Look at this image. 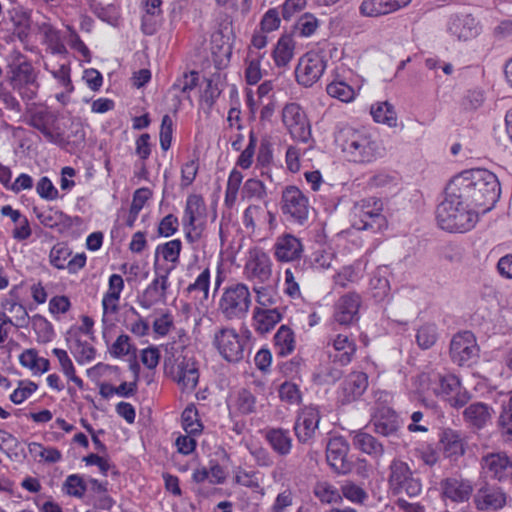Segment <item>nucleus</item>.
Returning a JSON list of instances; mask_svg holds the SVG:
<instances>
[{
  "label": "nucleus",
  "mask_w": 512,
  "mask_h": 512,
  "mask_svg": "<svg viewBox=\"0 0 512 512\" xmlns=\"http://www.w3.org/2000/svg\"><path fill=\"white\" fill-rule=\"evenodd\" d=\"M463 199L474 207L490 209L500 197V185L495 174L486 169L461 172L449 182Z\"/></svg>",
  "instance_id": "f257e3e1"
},
{
  "label": "nucleus",
  "mask_w": 512,
  "mask_h": 512,
  "mask_svg": "<svg viewBox=\"0 0 512 512\" xmlns=\"http://www.w3.org/2000/svg\"><path fill=\"white\" fill-rule=\"evenodd\" d=\"M473 206L462 198L456 188L448 183L445 198L438 205L436 219L443 230L463 233L471 230L477 222L478 215Z\"/></svg>",
  "instance_id": "f03ea898"
},
{
  "label": "nucleus",
  "mask_w": 512,
  "mask_h": 512,
  "mask_svg": "<svg viewBox=\"0 0 512 512\" xmlns=\"http://www.w3.org/2000/svg\"><path fill=\"white\" fill-rule=\"evenodd\" d=\"M335 140L346 157L355 163H371L384 151L378 139L365 129L343 127L337 132Z\"/></svg>",
  "instance_id": "7ed1b4c3"
},
{
  "label": "nucleus",
  "mask_w": 512,
  "mask_h": 512,
  "mask_svg": "<svg viewBox=\"0 0 512 512\" xmlns=\"http://www.w3.org/2000/svg\"><path fill=\"white\" fill-rule=\"evenodd\" d=\"M252 299L248 286L234 283L223 289L218 309L227 320L243 319L251 306Z\"/></svg>",
  "instance_id": "20e7f679"
},
{
  "label": "nucleus",
  "mask_w": 512,
  "mask_h": 512,
  "mask_svg": "<svg viewBox=\"0 0 512 512\" xmlns=\"http://www.w3.org/2000/svg\"><path fill=\"white\" fill-rule=\"evenodd\" d=\"M388 484L393 495L406 494L414 498L422 492L420 478L416 477L410 466L400 459H394L390 463Z\"/></svg>",
  "instance_id": "39448f33"
},
{
  "label": "nucleus",
  "mask_w": 512,
  "mask_h": 512,
  "mask_svg": "<svg viewBox=\"0 0 512 512\" xmlns=\"http://www.w3.org/2000/svg\"><path fill=\"white\" fill-rule=\"evenodd\" d=\"M9 84L24 101L36 98L40 84L38 72L29 61H22L11 66Z\"/></svg>",
  "instance_id": "423d86ee"
},
{
  "label": "nucleus",
  "mask_w": 512,
  "mask_h": 512,
  "mask_svg": "<svg viewBox=\"0 0 512 512\" xmlns=\"http://www.w3.org/2000/svg\"><path fill=\"white\" fill-rule=\"evenodd\" d=\"M213 345L228 362H239L244 358L246 341L233 328L223 327L217 330Z\"/></svg>",
  "instance_id": "0eeeda50"
},
{
  "label": "nucleus",
  "mask_w": 512,
  "mask_h": 512,
  "mask_svg": "<svg viewBox=\"0 0 512 512\" xmlns=\"http://www.w3.org/2000/svg\"><path fill=\"white\" fill-rule=\"evenodd\" d=\"M480 466L486 477L505 483L512 475V456L500 450L487 452L481 456Z\"/></svg>",
  "instance_id": "6e6552de"
},
{
  "label": "nucleus",
  "mask_w": 512,
  "mask_h": 512,
  "mask_svg": "<svg viewBox=\"0 0 512 512\" xmlns=\"http://www.w3.org/2000/svg\"><path fill=\"white\" fill-rule=\"evenodd\" d=\"M27 123L51 143L58 144L63 140V131L58 124V114L48 108L31 110Z\"/></svg>",
  "instance_id": "1a4fd4ad"
},
{
  "label": "nucleus",
  "mask_w": 512,
  "mask_h": 512,
  "mask_svg": "<svg viewBox=\"0 0 512 512\" xmlns=\"http://www.w3.org/2000/svg\"><path fill=\"white\" fill-rule=\"evenodd\" d=\"M281 210L288 220L303 224L309 214L308 199L296 186H288L282 192Z\"/></svg>",
  "instance_id": "9d476101"
},
{
  "label": "nucleus",
  "mask_w": 512,
  "mask_h": 512,
  "mask_svg": "<svg viewBox=\"0 0 512 512\" xmlns=\"http://www.w3.org/2000/svg\"><path fill=\"white\" fill-rule=\"evenodd\" d=\"M325 68V56L316 51H309L299 59L295 69L296 80L300 85L310 87L320 79Z\"/></svg>",
  "instance_id": "9b49d317"
},
{
  "label": "nucleus",
  "mask_w": 512,
  "mask_h": 512,
  "mask_svg": "<svg viewBox=\"0 0 512 512\" xmlns=\"http://www.w3.org/2000/svg\"><path fill=\"white\" fill-rule=\"evenodd\" d=\"M172 270L173 267H158L157 264L155 263V278L146 287L139 300V303L143 308L149 309L156 304L166 302L167 291L170 286L169 275Z\"/></svg>",
  "instance_id": "f8f14e48"
},
{
  "label": "nucleus",
  "mask_w": 512,
  "mask_h": 512,
  "mask_svg": "<svg viewBox=\"0 0 512 512\" xmlns=\"http://www.w3.org/2000/svg\"><path fill=\"white\" fill-rule=\"evenodd\" d=\"M382 206V202L374 197L355 203L353 214L360 223L355 222L354 226L359 230L380 228L385 220L382 215Z\"/></svg>",
  "instance_id": "ddd939ff"
},
{
  "label": "nucleus",
  "mask_w": 512,
  "mask_h": 512,
  "mask_svg": "<svg viewBox=\"0 0 512 512\" xmlns=\"http://www.w3.org/2000/svg\"><path fill=\"white\" fill-rule=\"evenodd\" d=\"M350 446L341 436L333 437L326 447V460L331 469L340 475L350 473L354 467L353 461L348 457Z\"/></svg>",
  "instance_id": "4468645a"
},
{
  "label": "nucleus",
  "mask_w": 512,
  "mask_h": 512,
  "mask_svg": "<svg viewBox=\"0 0 512 512\" xmlns=\"http://www.w3.org/2000/svg\"><path fill=\"white\" fill-rule=\"evenodd\" d=\"M282 120L291 136L300 142H307L311 137V130L305 113L297 103L285 105Z\"/></svg>",
  "instance_id": "2eb2a0df"
},
{
  "label": "nucleus",
  "mask_w": 512,
  "mask_h": 512,
  "mask_svg": "<svg viewBox=\"0 0 512 512\" xmlns=\"http://www.w3.org/2000/svg\"><path fill=\"white\" fill-rule=\"evenodd\" d=\"M478 345L475 336L470 331L460 332L451 340L450 355L459 366L470 365L478 356Z\"/></svg>",
  "instance_id": "dca6fc26"
},
{
  "label": "nucleus",
  "mask_w": 512,
  "mask_h": 512,
  "mask_svg": "<svg viewBox=\"0 0 512 512\" xmlns=\"http://www.w3.org/2000/svg\"><path fill=\"white\" fill-rule=\"evenodd\" d=\"M243 272L250 281H257L260 284L267 282L272 275L270 257L262 249L249 250Z\"/></svg>",
  "instance_id": "f3484780"
},
{
  "label": "nucleus",
  "mask_w": 512,
  "mask_h": 512,
  "mask_svg": "<svg viewBox=\"0 0 512 512\" xmlns=\"http://www.w3.org/2000/svg\"><path fill=\"white\" fill-rule=\"evenodd\" d=\"M507 499L508 495L502 487L486 482L477 489L473 502L477 510L490 512L503 509Z\"/></svg>",
  "instance_id": "a211bd4d"
},
{
  "label": "nucleus",
  "mask_w": 512,
  "mask_h": 512,
  "mask_svg": "<svg viewBox=\"0 0 512 512\" xmlns=\"http://www.w3.org/2000/svg\"><path fill=\"white\" fill-rule=\"evenodd\" d=\"M321 416L317 407L305 406L294 424L295 435L300 443H308L316 434Z\"/></svg>",
  "instance_id": "6ab92c4d"
},
{
  "label": "nucleus",
  "mask_w": 512,
  "mask_h": 512,
  "mask_svg": "<svg viewBox=\"0 0 512 512\" xmlns=\"http://www.w3.org/2000/svg\"><path fill=\"white\" fill-rule=\"evenodd\" d=\"M361 297L355 292L341 296L335 303L334 320L340 325H350L358 320Z\"/></svg>",
  "instance_id": "aec40b11"
},
{
  "label": "nucleus",
  "mask_w": 512,
  "mask_h": 512,
  "mask_svg": "<svg viewBox=\"0 0 512 512\" xmlns=\"http://www.w3.org/2000/svg\"><path fill=\"white\" fill-rule=\"evenodd\" d=\"M273 250L276 260L284 263L299 260L304 251L300 239L289 233L276 238Z\"/></svg>",
  "instance_id": "412c9836"
},
{
  "label": "nucleus",
  "mask_w": 512,
  "mask_h": 512,
  "mask_svg": "<svg viewBox=\"0 0 512 512\" xmlns=\"http://www.w3.org/2000/svg\"><path fill=\"white\" fill-rule=\"evenodd\" d=\"M173 378L183 391H193L199 381V369L195 359L183 356L178 360Z\"/></svg>",
  "instance_id": "4be33fe9"
},
{
  "label": "nucleus",
  "mask_w": 512,
  "mask_h": 512,
  "mask_svg": "<svg viewBox=\"0 0 512 512\" xmlns=\"http://www.w3.org/2000/svg\"><path fill=\"white\" fill-rule=\"evenodd\" d=\"M412 0H363L359 13L364 17L378 18L401 10Z\"/></svg>",
  "instance_id": "5701e85b"
},
{
  "label": "nucleus",
  "mask_w": 512,
  "mask_h": 512,
  "mask_svg": "<svg viewBox=\"0 0 512 512\" xmlns=\"http://www.w3.org/2000/svg\"><path fill=\"white\" fill-rule=\"evenodd\" d=\"M370 424L375 433L384 437L396 436L401 427L397 414L388 407L379 408L372 415Z\"/></svg>",
  "instance_id": "b1692460"
},
{
  "label": "nucleus",
  "mask_w": 512,
  "mask_h": 512,
  "mask_svg": "<svg viewBox=\"0 0 512 512\" xmlns=\"http://www.w3.org/2000/svg\"><path fill=\"white\" fill-rule=\"evenodd\" d=\"M442 495L453 502L461 503L469 500L473 487L469 480L449 477L440 483Z\"/></svg>",
  "instance_id": "393cba45"
},
{
  "label": "nucleus",
  "mask_w": 512,
  "mask_h": 512,
  "mask_svg": "<svg viewBox=\"0 0 512 512\" xmlns=\"http://www.w3.org/2000/svg\"><path fill=\"white\" fill-rule=\"evenodd\" d=\"M350 437L354 448L362 453L376 459L384 455L383 444L370 433L361 429L350 432Z\"/></svg>",
  "instance_id": "a878e982"
},
{
  "label": "nucleus",
  "mask_w": 512,
  "mask_h": 512,
  "mask_svg": "<svg viewBox=\"0 0 512 512\" xmlns=\"http://www.w3.org/2000/svg\"><path fill=\"white\" fill-rule=\"evenodd\" d=\"M368 387V376L364 372L350 373L342 384V402L350 403L358 399Z\"/></svg>",
  "instance_id": "bb28decb"
},
{
  "label": "nucleus",
  "mask_w": 512,
  "mask_h": 512,
  "mask_svg": "<svg viewBox=\"0 0 512 512\" xmlns=\"http://www.w3.org/2000/svg\"><path fill=\"white\" fill-rule=\"evenodd\" d=\"M264 438L271 449L279 456H287L293 447V439L289 430L283 428H267Z\"/></svg>",
  "instance_id": "cd10ccee"
},
{
  "label": "nucleus",
  "mask_w": 512,
  "mask_h": 512,
  "mask_svg": "<svg viewBox=\"0 0 512 512\" xmlns=\"http://www.w3.org/2000/svg\"><path fill=\"white\" fill-rule=\"evenodd\" d=\"M493 409L482 402L470 404L463 412L465 422L476 430H481L491 421Z\"/></svg>",
  "instance_id": "c85d7f7f"
},
{
  "label": "nucleus",
  "mask_w": 512,
  "mask_h": 512,
  "mask_svg": "<svg viewBox=\"0 0 512 512\" xmlns=\"http://www.w3.org/2000/svg\"><path fill=\"white\" fill-rule=\"evenodd\" d=\"M9 18L14 26V33L21 42H27L31 30V10L15 6L9 10Z\"/></svg>",
  "instance_id": "c756f323"
},
{
  "label": "nucleus",
  "mask_w": 512,
  "mask_h": 512,
  "mask_svg": "<svg viewBox=\"0 0 512 512\" xmlns=\"http://www.w3.org/2000/svg\"><path fill=\"white\" fill-rule=\"evenodd\" d=\"M449 31L458 40H468L475 37L478 32V24L471 15L456 16L451 19Z\"/></svg>",
  "instance_id": "7c9ffc66"
},
{
  "label": "nucleus",
  "mask_w": 512,
  "mask_h": 512,
  "mask_svg": "<svg viewBox=\"0 0 512 512\" xmlns=\"http://www.w3.org/2000/svg\"><path fill=\"white\" fill-rule=\"evenodd\" d=\"M440 442L447 457L459 458L466 450V442L458 431L446 429L441 434Z\"/></svg>",
  "instance_id": "2f4dec72"
},
{
  "label": "nucleus",
  "mask_w": 512,
  "mask_h": 512,
  "mask_svg": "<svg viewBox=\"0 0 512 512\" xmlns=\"http://www.w3.org/2000/svg\"><path fill=\"white\" fill-rule=\"evenodd\" d=\"M282 319V314L278 308L272 309H254L253 320L255 330L261 334L271 331Z\"/></svg>",
  "instance_id": "473e14b6"
},
{
  "label": "nucleus",
  "mask_w": 512,
  "mask_h": 512,
  "mask_svg": "<svg viewBox=\"0 0 512 512\" xmlns=\"http://www.w3.org/2000/svg\"><path fill=\"white\" fill-rule=\"evenodd\" d=\"M37 30L43 37V42L52 54L62 55L67 53V49L61 40L59 31L50 23L43 21L37 23Z\"/></svg>",
  "instance_id": "72a5a7b5"
},
{
  "label": "nucleus",
  "mask_w": 512,
  "mask_h": 512,
  "mask_svg": "<svg viewBox=\"0 0 512 512\" xmlns=\"http://www.w3.org/2000/svg\"><path fill=\"white\" fill-rule=\"evenodd\" d=\"M206 207L202 196L191 194L187 197L182 223L184 228L195 227L196 221L205 216Z\"/></svg>",
  "instance_id": "f704fd0d"
},
{
  "label": "nucleus",
  "mask_w": 512,
  "mask_h": 512,
  "mask_svg": "<svg viewBox=\"0 0 512 512\" xmlns=\"http://www.w3.org/2000/svg\"><path fill=\"white\" fill-rule=\"evenodd\" d=\"M332 345L337 352L334 355L335 361L341 363V365H347L351 362L352 356L356 351V344L345 334H338L332 339Z\"/></svg>",
  "instance_id": "c9c22d12"
},
{
  "label": "nucleus",
  "mask_w": 512,
  "mask_h": 512,
  "mask_svg": "<svg viewBox=\"0 0 512 512\" xmlns=\"http://www.w3.org/2000/svg\"><path fill=\"white\" fill-rule=\"evenodd\" d=\"M371 115L375 122L389 127L397 126V114L394 106L388 101L377 102L371 106Z\"/></svg>",
  "instance_id": "e433bc0d"
},
{
  "label": "nucleus",
  "mask_w": 512,
  "mask_h": 512,
  "mask_svg": "<svg viewBox=\"0 0 512 512\" xmlns=\"http://www.w3.org/2000/svg\"><path fill=\"white\" fill-rule=\"evenodd\" d=\"M275 349L278 355L287 356L295 349L294 332L287 325H282L274 336Z\"/></svg>",
  "instance_id": "4c0bfd02"
},
{
  "label": "nucleus",
  "mask_w": 512,
  "mask_h": 512,
  "mask_svg": "<svg viewBox=\"0 0 512 512\" xmlns=\"http://www.w3.org/2000/svg\"><path fill=\"white\" fill-rule=\"evenodd\" d=\"M209 288L210 269L209 267H205L195 279V281L187 286L185 292L188 295H194V298H198L201 302H203L209 297Z\"/></svg>",
  "instance_id": "58836bf2"
},
{
  "label": "nucleus",
  "mask_w": 512,
  "mask_h": 512,
  "mask_svg": "<svg viewBox=\"0 0 512 512\" xmlns=\"http://www.w3.org/2000/svg\"><path fill=\"white\" fill-rule=\"evenodd\" d=\"M294 54V41L290 36H282L278 40L274 51L273 58L278 67L286 66Z\"/></svg>",
  "instance_id": "ea45409f"
},
{
  "label": "nucleus",
  "mask_w": 512,
  "mask_h": 512,
  "mask_svg": "<svg viewBox=\"0 0 512 512\" xmlns=\"http://www.w3.org/2000/svg\"><path fill=\"white\" fill-rule=\"evenodd\" d=\"M267 196L266 187L262 181L250 178L244 182L241 197L247 201H263Z\"/></svg>",
  "instance_id": "a19ab883"
},
{
  "label": "nucleus",
  "mask_w": 512,
  "mask_h": 512,
  "mask_svg": "<svg viewBox=\"0 0 512 512\" xmlns=\"http://www.w3.org/2000/svg\"><path fill=\"white\" fill-rule=\"evenodd\" d=\"M34 213L39 222L48 228H55L62 225L67 219V216L62 211L51 207L43 210L34 208Z\"/></svg>",
  "instance_id": "79ce46f5"
},
{
  "label": "nucleus",
  "mask_w": 512,
  "mask_h": 512,
  "mask_svg": "<svg viewBox=\"0 0 512 512\" xmlns=\"http://www.w3.org/2000/svg\"><path fill=\"white\" fill-rule=\"evenodd\" d=\"M182 427L189 435H198L202 432L203 425L198 418V411L194 405H189L182 412Z\"/></svg>",
  "instance_id": "37998d69"
},
{
  "label": "nucleus",
  "mask_w": 512,
  "mask_h": 512,
  "mask_svg": "<svg viewBox=\"0 0 512 512\" xmlns=\"http://www.w3.org/2000/svg\"><path fill=\"white\" fill-rule=\"evenodd\" d=\"M253 291L256 294L257 306L255 309H272L277 308L276 305L279 301L277 294L271 287L267 286H254Z\"/></svg>",
  "instance_id": "c03bdc74"
},
{
  "label": "nucleus",
  "mask_w": 512,
  "mask_h": 512,
  "mask_svg": "<svg viewBox=\"0 0 512 512\" xmlns=\"http://www.w3.org/2000/svg\"><path fill=\"white\" fill-rule=\"evenodd\" d=\"M326 91L329 96L342 102H351L355 98L353 87L343 81H333L327 85Z\"/></svg>",
  "instance_id": "a18cd8bd"
},
{
  "label": "nucleus",
  "mask_w": 512,
  "mask_h": 512,
  "mask_svg": "<svg viewBox=\"0 0 512 512\" xmlns=\"http://www.w3.org/2000/svg\"><path fill=\"white\" fill-rule=\"evenodd\" d=\"M32 327L37 334V341L39 343H48L52 340L54 331L51 323L41 315H34L32 317Z\"/></svg>",
  "instance_id": "49530a36"
},
{
  "label": "nucleus",
  "mask_w": 512,
  "mask_h": 512,
  "mask_svg": "<svg viewBox=\"0 0 512 512\" xmlns=\"http://www.w3.org/2000/svg\"><path fill=\"white\" fill-rule=\"evenodd\" d=\"M314 494L322 503L326 504L337 503L341 500L339 491L326 481L316 483Z\"/></svg>",
  "instance_id": "de8ad7c7"
},
{
  "label": "nucleus",
  "mask_w": 512,
  "mask_h": 512,
  "mask_svg": "<svg viewBox=\"0 0 512 512\" xmlns=\"http://www.w3.org/2000/svg\"><path fill=\"white\" fill-rule=\"evenodd\" d=\"M181 249L182 242L179 239H174L164 244L158 245L156 248V253L161 254L165 261L176 264L179 261Z\"/></svg>",
  "instance_id": "09e8293b"
},
{
  "label": "nucleus",
  "mask_w": 512,
  "mask_h": 512,
  "mask_svg": "<svg viewBox=\"0 0 512 512\" xmlns=\"http://www.w3.org/2000/svg\"><path fill=\"white\" fill-rule=\"evenodd\" d=\"M437 336L436 326L425 324L417 330L416 342L421 349H429L436 343Z\"/></svg>",
  "instance_id": "8fccbe9b"
},
{
  "label": "nucleus",
  "mask_w": 512,
  "mask_h": 512,
  "mask_svg": "<svg viewBox=\"0 0 512 512\" xmlns=\"http://www.w3.org/2000/svg\"><path fill=\"white\" fill-rule=\"evenodd\" d=\"M71 250L64 243L55 244L49 254L50 263L57 269L67 268Z\"/></svg>",
  "instance_id": "3c124183"
},
{
  "label": "nucleus",
  "mask_w": 512,
  "mask_h": 512,
  "mask_svg": "<svg viewBox=\"0 0 512 512\" xmlns=\"http://www.w3.org/2000/svg\"><path fill=\"white\" fill-rule=\"evenodd\" d=\"M63 489L70 496L82 498L87 490V485L81 476L72 474L66 478Z\"/></svg>",
  "instance_id": "603ef678"
},
{
  "label": "nucleus",
  "mask_w": 512,
  "mask_h": 512,
  "mask_svg": "<svg viewBox=\"0 0 512 512\" xmlns=\"http://www.w3.org/2000/svg\"><path fill=\"white\" fill-rule=\"evenodd\" d=\"M273 160L272 150H271V144L268 140L264 139L261 142L258 154H257V165L261 167L262 175H266L272 180L271 174H270V164Z\"/></svg>",
  "instance_id": "864d4df0"
},
{
  "label": "nucleus",
  "mask_w": 512,
  "mask_h": 512,
  "mask_svg": "<svg viewBox=\"0 0 512 512\" xmlns=\"http://www.w3.org/2000/svg\"><path fill=\"white\" fill-rule=\"evenodd\" d=\"M460 389V381L453 375L441 377L439 379L438 386L434 388V392L437 395H441L445 399H449L453 393H456Z\"/></svg>",
  "instance_id": "5fc2aeb1"
},
{
  "label": "nucleus",
  "mask_w": 512,
  "mask_h": 512,
  "mask_svg": "<svg viewBox=\"0 0 512 512\" xmlns=\"http://www.w3.org/2000/svg\"><path fill=\"white\" fill-rule=\"evenodd\" d=\"M44 68L65 88L67 93L73 92L74 86L71 81L70 66L68 64H61L58 69H50L49 65L45 63Z\"/></svg>",
  "instance_id": "6e6d98bb"
},
{
  "label": "nucleus",
  "mask_w": 512,
  "mask_h": 512,
  "mask_svg": "<svg viewBox=\"0 0 512 512\" xmlns=\"http://www.w3.org/2000/svg\"><path fill=\"white\" fill-rule=\"evenodd\" d=\"M198 85V73L191 71L184 73L182 77L178 78L172 85V91H179L183 94H187L192 91Z\"/></svg>",
  "instance_id": "4d7b16f0"
},
{
  "label": "nucleus",
  "mask_w": 512,
  "mask_h": 512,
  "mask_svg": "<svg viewBox=\"0 0 512 512\" xmlns=\"http://www.w3.org/2000/svg\"><path fill=\"white\" fill-rule=\"evenodd\" d=\"M318 20L311 14L302 15L296 22L295 29L300 36L309 37L318 28Z\"/></svg>",
  "instance_id": "13d9d810"
},
{
  "label": "nucleus",
  "mask_w": 512,
  "mask_h": 512,
  "mask_svg": "<svg viewBox=\"0 0 512 512\" xmlns=\"http://www.w3.org/2000/svg\"><path fill=\"white\" fill-rule=\"evenodd\" d=\"M256 145L257 137L255 133L251 131L249 134V143L237 159V165L240 166L242 169H248L251 167L253 157L255 154Z\"/></svg>",
  "instance_id": "bf43d9fd"
},
{
  "label": "nucleus",
  "mask_w": 512,
  "mask_h": 512,
  "mask_svg": "<svg viewBox=\"0 0 512 512\" xmlns=\"http://www.w3.org/2000/svg\"><path fill=\"white\" fill-rule=\"evenodd\" d=\"M0 103L6 110L13 112L14 114L18 115L22 111L20 101L2 83H0Z\"/></svg>",
  "instance_id": "052dcab7"
},
{
  "label": "nucleus",
  "mask_w": 512,
  "mask_h": 512,
  "mask_svg": "<svg viewBox=\"0 0 512 512\" xmlns=\"http://www.w3.org/2000/svg\"><path fill=\"white\" fill-rule=\"evenodd\" d=\"M36 192L42 199L49 201L55 200L59 196L57 188L53 185L52 181L46 176L41 177L40 180L37 182Z\"/></svg>",
  "instance_id": "680f3d73"
},
{
  "label": "nucleus",
  "mask_w": 512,
  "mask_h": 512,
  "mask_svg": "<svg viewBox=\"0 0 512 512\" xmlns=\"http://www.w3.org/2000/svg\"><path fill=\"white\" fill-rule=\"evenodd\" d=\"M280 22V12L276 8H270L261 19L260 29L266 33L275 31L279 28Z\"/></svg>",
  "instance_id": "e2e57ef3"
},
{
  "label": "nucleus",
  "mask_w": 512,
  "mask_h": 512,
  "mask_svg": "<svg viewBox=\"0 0 512 512\" xmlns=\"http://www.w3.org/2000/svg\"><path fill=\"white\" fill-rule=\"evenodd\" d=\"M484 100H485V97H484V93L482 90L472 89V90L467 91V93L463 97V99L461 101V106L465 110H470V111L476 110L482 106V104L484 103Z\"/></svg>",
  "instance_id": "0e129e2a"
},
{
  "label": "nucleus",
  "mask_w": 512,
  "mask_h": 512,
  "mask_svg": "<svg viewBox=\"0 0 512 512\" xmlns=\"http://www.w3.org/2000/svg\"><path fill=\"white\" fill-rule=\"evenodd\" d=\"M256 398L248 390L242 389L237 396V408L242 414H250L255 411Z\"/></svg>",
  "instance_id": "69168bd1"
},
{
  "label": "nucleus",
  "mask_w": 512,
  "mask_h": 512,
  "mask_svg": "<svg viewBox=\"0 0 512 512\" xmlns=\"http://www.w3.org/2000/svg\"><path fill=\"white\" fill-rule=\"evenodd\" d=\"M281 400L290 404H298L301 401V393L298 386L291 382H284L279 388Z\"/></svg>",
  "instance_id": "338daca9"
},
{
  "label": "nucleus",
  "mask_w": 512,
  "mask_h": 512,
  "mask_svg": "<svg viewBox=\"0 0 512 512\" xmlns=\"http://www.w3.org/2000/svg\"><path fill=\"white\" fill-rule=\"evenodd\" d=\"M498 425L503 436H512V397L508 407L500 413Z\"/></svg>",
  "instance_id": "774afa93"
}]
</instances>
